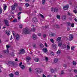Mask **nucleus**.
<instances>
[{"mask_svg":"<svg viewBox=\"0 0 77 77\" xmlns=\"http://www.w3.org/2000/svg\"><path fill=\"white\" fill-rule=\"evenodd\" d=\"M23 32L25 34H30L31 32V30L29 29L25 28L23 29Z\"/></svg>","mask_w":77,"mask_h":77,"instance_id":"1","label":"nucleus"},{"mask_svg":"<svg viewBox=\"0 0 77 77\" xmlns=\"http://www.w3.org/2000/svg\"><path fill=\"white\" fill-rule=\"evenodd\" d=\"M6 47L7 48V51H6L5 50H4L3 51V52L4 53H9V49L8 48H10V46L9 45H6Z\"/></svg>","mask_w":77,"mask_h":77,"instance_id":"2","label":"nucleus"},{"mask_svg":"<svg viewBox=\"0 0 77 77\" xmlns=\"http://www.w3.org/2000/svg\"><path fill=\"white\" fill-rule=\"evenodd\" d=\"M4 23L6 26H7V27H9V23L8 20H4Z\"/></svg>","mask_w":77,"mask_h":77,"instance_id":"3","label":"nucleus"},{"mask_svg":"<svg viewBox=\"0 0 77 77\" xmlns=\"http://www.w3.org/2000/svg\"><path fill=\"white\" fill-rule=\"evenodd\" d=\"M32 22L36 23L38 22V19L36 17H34L32 18Z\"/></svg>","mask_w":77,"mask_h":77,"instance_id":"4","label":"nucleus"},{"mask_svg":"<svg viewBox=\"0 0 77 77\" xmlns=\"http://www.w3.org/2000/svg\"><path fill=\"white\" fill-rule=\"evenodd\" d=\"M25 53V50L24 49H21L20 50V52L19 54H24Z\"/></svg>","mask_w":77,"mask_h":77,"instance_id":"5","label":"nucleus"},{"mask_svg":"<svg viewBox=\"0 0 77 77\" xmlns=\"http://www.w3.org/2000/svg\"><path fill=\"white\" fill-rule=\"evenodd\" d=\"M15 38L17 41H18L20 38V36L18 34H17L15 35Z\"/></svg>","mask_w":77,"mask_h":77,"instance_id":"6","label":"nucleus"},{"mask_svg":"<svg viewBox=\"0 0 77 77\" xmlns=\"http://www.w3.org/2000/svg\"><path fill=\"white\" fill-rule=\"evenodd\" d=\"M42 50L44 53H47V51H48V50H47V48H43Z\"/></svg>","mask_w":77,"mask_h":77,"instance_id":"7","label":"nucleus"},{"mask_svg":"<svg viewBox=\"0 0 77 77\" xmlns=\"http://www.w3.org/2000/svg\"><path fill=\"white\" fill-rule=\"evenodd\" d=\"M73 38H74L73 35L72 34H70L69 37V41H72L73 39Z\"/></svg>","mask_w":77,"mask_h":77,"instance_id":"8","label":"nucleus"},{"mask_svg":"<svg viewBox=\"0 0 77 77\" xmlns=\"http://www.w3.org/2000/svg\"><path fill=\"white\" fill-rule=\"evenodd\" d=\"M63 9L64 11H66L68 9V5L65 6L63 7Z\"/></svg>","mask_w":77,"mask_h":77,"instance_id":"9","label":"nucleus"},{"mask_svg":"<svg viewBox=\"0 0 77 77\" xmlns=\"http://www.w3.org/2000/svg\"><path fill=\"white\" fill-rule=\"evenodd\" d=\"M49 35L50 36H56V34L54 33L51 32L49 33Z\"/></svg>","mask_w":77,"mask_h":77,"instance_id":"10","label":"nucleus"},{"mask_svg":"<svg viewBox=\"0 0 77 77\" xmlns=\"http://www.w3.org/2000/svg\"><path fill=\"white\" fill-rule=\"evenodd\" d=\"M66 48V45L65 44H63L62 45V49H63L64 50H65Z\"/></svg>","mask_w":77,"mask_h":77,"instance_id":"11","label":"nucleus"},{"mask_svg":"<svg viewBox=\"0 0 77 77\" xmlns=\"http://www.w3.org/2000/svg\"><path fill=\"white\" fill-rule=\"evenodd\" d=\"M5 32V33L7 34V35H8V36L10 35V34H9V33H10V31L7 30Z\"/></svg>","mask_w":77,"mask_h":77,"instance_id":"12","label":"nucleus"},{"mask_svg":"<svg viewBox=\"0 0 77 77\" xmlns=\"http://www.w3.org/2000/svg\"><path fill=\"white\" fill-rule=\"evenodd\" d=\"M26 60L27 61V62H29V60H31V58L29 57H27L26 58Z\"/></svg>","mask_w":77,"mask_h":77,"instance_id":"13","label":"nucleus"},{"mask_svg":"<svg viewBox=\"0 0 77 77\" xmlns=\"http://www.w3.org/2000/svg\"><path fill=\"white\" fill-rule=\"evenodd\" d=\"M32 38L34 40H35L36 38V35L35 34H33L32 35Z\"/></svg>","mask_w":77,"mask_h":77,"instance_id":"14","label":"nucleus"},{"mask_svg":"<svg viewBox=\"0 0 77 77\" xmlns=\"http://www.w3.org/2000/svg\"><path fill=\"white\" fill-rule=\"evenodd\" d=\"M52 46L54 48H56L57 47V46H56V45L54 43L53 44V45H52Z\"/></svg>","mask_w":77,"mask_h":77,"instance_id":"15","label":"nucleus"},{"mask_svg":"<svg viewBox=\"0 0 77 77\" xmlns=\"http://www.w3.org/2000/svg\"><path fill=\"white\" fill-rule=\"evenodd\" d=\"M8 64H10L12 65H14V63L11 61H9L8 62Z\"/></svg>","mask_w":77,"mask_h":77,"instance_id":"16","label":"nucleus"},{"mask_svg":"<svg viewBox=\"0 0 77 77\" xmlns=\"http://www.w3.org/2000/svg\"><path fill=\"white\" fill-rule=\"evenodd\" d=\"M54 10L55 12H57L58 11V8H54Z\"/></svg>","mask_w":77,"mask_h":77,"instance_id":"17","label":"nucleus"},{"mask_svg":"<svg viewBox=\"0 0 77 77\" xmlns=\"http://www.w3.org/2000/svg\"><path fill=\"white\" fill-rule=\"evenodd\" d=\"M62 18L63 20H66V17L65 15L63 16Z\"/></svg>","mask_w":77,"mask_h":77,"instance_id":"18","label":"nucleus"},{"mask_svg":"<svg viewBox=\"0 0 77 77\" xmlns=\"http://www.w3.org/2000/svg\"><path fill=\"white\" fill-rule=\"evenodd\" d=\"M11 9L12 10H15V5H12V6H11Z\"/></svg>","mask_w":77,"mask_h":77,"instance_id":"19","label":"nucleus"},{"mask_svg":"<svg viewBox=\"0 0 77 77\" xmlns=\"http://www.w3.org/2000/svg\"><path fill=\"white\" fill-rule=\"evenodd\" d=\"M62 45V42H59L58 43V45L59 47H61Z\"/></svg>","mask_w":77,"mask_h":77,"instance_id":"20","label":"nucleus"},{"mask_svg":"<svg viewBox=\"0 0 77 77\" xmlns=\"http://www.w3.org/2000/svg\"><path fill=\"white\" fill-rule=\"evenodd\" d=\"M34 60L35 62H38L39 61V59L38 58H35Z\"/></svg>","mask_w":77,"mask_h":77,"instance_id":"21","label":"nucleus"},{"mask_svg":"<svg viewBox=\"0 0 77 77\" xmlns=\"http://www.w3.org/2000/svg\"><path fill=\"white\" fill-rule=\"evenodd\" d=\"M8 18H9V19L11 20V19H12L14 18V16L10 15L9 16Z\"/></svg>","mask_w":77,"mask_h":77,"instance_id":"22","label":"nucleus"},{"mask_svg":"<svg viewBox=\"0 0 77 77\" xmlns=\"http://www.w3.org/2000/svg\"><path fill=\"white\" fill-rule=\"evenodd\" d=\"M40 47L41 48H44V45L42 44H40Z\"/></svg>","mask_w":77,"mask_h":77,"instance_id":"23","label":"nucleus"},{"mask_svg":"<svg viewBox=\"0 0 77 77\" xmlns=\"http://www.w3.org/2000/svg\"><path fill=\"white\" fill-rule=\"evenodd\" d=\"M32 46L34 48H36V44H33L32 45Z\"/></svg>","mask_w":77,"mask_h":77,"instance_id":"24","label":"nucleus"},{"mask_svg":"<svg viewBox=\"0 0 77 77\" xmlns=\"http://www.w3.org/2000/svg\"><path fill=\"white\" fill-rule=\"evenodd\" d=\"M61 38H62V37H59L57 38V41H60V39H61Z\"/></svg>","mask_w":77,"mask_h":77,"instance_id":"25","label":"nucleus"},{"mask_svg":"<svg viewBox=\"0 0 77 77\" xmlns=\"http://www.w3.org/2000/svg\"><path fill=\"white\" fill-rule=\"evenodd\" d=\"M51 73H53V72H54V71H57V70H54L53 69H52L51 70Z\"/></svg>","mask_w":77,"mask_h":77,"instance_id":"26","label":"nucleus"},{"mask_svg":"<svg viewBox=\"0 0 77 77\" xmlns=\"http://www.w3.org/2000/svg\"><path fill=\"white\" fill-rule=\"evenodd\" d=\"M57 19H60V15L58 14L57 15Z\"/></svg>","mask_w":77,"mask_h":77,"instance_id":"27","label":"nucleus"},{"mask_svg":"<svg viewBox=\"0 0 77 77\" xmlns=\"http://www.w3.org/2000/svg\"><path fill=\"white\" fill-rule=\"evenodd\" d=\"M55 27H56V28H57L58 29H59L60 28V27H59V25H58L57 24L55 26Z\"/></svg>","mask_w":77,"mask_h":77,"instance_id":"28","label":"nucleus"},{"mask_svg":"<svg viewBox=\"0 0 77 77\" xmlns=\"http://www.w3.org/2000/svg\"><path fill=\"white\" fill-rule=\"evenodd\" d=\"M14 76V74H12V73L9 74V76H10V77H13Z\"/></svg>","mask_w":77,"mask_h":77,"instance_id":"29","label":"nucleus"},{"mask_svg":"<svg viewBox=\"0 0 77 77\" xmlns=\"http://www.w3.org/2000/svg\"><path fill=\"white\" fill-rule=\"evenodd\" d=\"M57 61H58V59H57V58H55L54 59V62H55V63H56V62H57Z\"/></svg>","mask_w":77,"mask_h":77,"instance_id":"30","label":"nucleus"},{"mask_svg":"<svg viewBox=\"0 0 77 77\" xmlns=\"http://www.w3.org/2000/svg\"><path fill=\"white\" fill-rule=\"evenodd\" d=\"M73 65L75 66L76 65H77V63L75 61H73Z\"/></svg>","mask_w":77,"mask_h":77,"instance_id":"31","label":"nucleus"},{"mask_svg":"<svg viewBox=\"0 0 77 77\" xmlns=\"http://www.w3.org/2000/svg\"><path fill=\"white\" fill-rule=\"evenodd\" d=\"M25 6H26V7L27 8L28 7H29V6H30V5H29V4L26 3L25 4Z\"/></svg>","mask_w":77,"mask_h":77,"instance_id":"32","label":"nucleus"},{"mask_svg":"<svg viewBox=\"0 0 77 77\" xmlns=\"http://www.w3.org/2000/svg\"><path fill=\"white\" fill-rule=\"evenodd\" d=\"M7 8V6L6 5H5L4 6V10L5 11L6 10V8Z\"/></svg>","mask_w":77,"mask_h":77,"instance_id":"33","label":"nucleus"},{"mask_svg":"<svg viewBox=\"0 0 77 77\" xmlns=\"http://www.w3.org/2000/svg\"><path fill=\"white\" fill-rule=\"evenodd\" d=\"M50 41L51 42H52V43H54V40L52 38H51L50 39Z\"/></svg>","mask_w":77,"mask_h":77,"instance_id":"34","label":"nucleus"},{"mask_svg":"<svg viewBox=\"0 0 77 77\" xmlns=\"http://www.w3.org/2000/svg\"><path fill=\"white\" fill-rule=\"evenodd\" d=\"M35 30L36 29L35 28H33L31 29V31H32V32H34Z\"/></svg>","mask_w":77,"mask_h":77,"instance_id":"35","label":"nucleus"},{"mask_svg":"<svg viewBox=\"0 0 77 77\" xmlns=\"http://www.w3.org/2000/svg\"><path fill=\"white\" fill-rule=\"evenodd\" d=\"M15 75H19V72H16L15 73Z\"/></svg>","mask_w":77,"mask_h":77,"instance_id":"36","label":"nucleus"},{"mask_svg":"<svg viewBox=\"0 0 77 77\" xmlns=\"http://www.w3.org/2000/svg\"><path fill=\"white\" fill-rule=\"evenodd\" d=\"M42 2L43 5H44L45 3V0H42Z\"/></svg>","mask_w":77,"mask_h":77,"instance_id":"37","label":"nucleus"},{"mask_svg":"<svg viewBox=\"0 0 77 77\" xmlns=\"http://www.w3.org/2000/svg\"><path fill=\"white\" fill-rule=\"evenodd\" d=\"M73 12L74 13H75V14H76L77 13V10H73Z\"/></svg>","mask_w":77,"mask_h":77,"instance_id":"38","label":"nucleus"},{"mask_svg":"<svg viewBox=\"0 0 77 77\" xmlns=\"http://www.w3.org/2000/svg\"><path fill=\"white\" fill-rule=\"evenodd\" d=\"M13 22L14 23H16V22H17V20L16 19H15L14 20H13Z\"/></svg>","mask_w":77,"mask_h":77,"instance_id":"39","label":"nucleus"},{"mask_svg":"<svg viewBox=\"0 0 77 77\" xmlns=\"http://www.w3.org/2000/svg\"><path fill=\"white\" fill-rule=\"evenodd\" d=\"M45 60H46V62H47L48 60V58L47 57H45Z\"/></svg>","mask_w":77,"mask_h":77,"instance_id":"40","label":"nucleus"},{"mask_svg":"<svg viewBox=\"0 0 77 77\" xmlns=\"http://www.w3.org/2000/svg\"><path fill=\"white\" fill-rule=\"evenodd\" d=\"M50 54L51 56H54V52H52Z\"/></svg>","mask_w":77,"mask_h":77,"instance_id":"41","label":"nucleus"},{"mask_svg":"<svg viewBox=\"0 0 77 77\" xmlns=\"http://www.w3.org/2000/svg\"><path fill=\"white\" fill-rule=\"evenodd\" d=\"M23 27V25H19V28L21 29Z\"/></svg>","mask_w":77,"mask_h":77,"instance_id":"42","label":"nucleus"},{"mask_svg":"<svg viewBox=\"0 0 77 77\" xmlns=\"http://www.w3.org/2000/svg\"><path fill=\"white\" fill-rule=\"evenodd\" d=\"M40 16H41V17H42V18H44V16L43 15H42V14H40Z\"/></svg>","mask_w":77,"mask_h":77,"instance_id":"43","label":"nucleus"},{"mask_svg":"<svg viewBox=\"0 0 77 77\" xmlns=\"http://www.w3.org/2000/svg\"><path fill=\"white\" fill-rule=\"evenodd\" d=\"M67 24L68 26H70V25H71V23H70V22H67Z\"/></svg>","mask_w":77,"mask_h":77,"instance_id":"44","label":"nucleus"},{"mask_svg":"<svg viewBox=\"0 0 77 77\" xmlns=\"http://www.w3.org/2000/svg\"><path fill=\"white\" fill-rule=\"evenodd\" d=\"M67 48L68 50H69V49H70V47H69L68 45H67Z\"/></svg>","mask_w":77,"mask_h":77,"instance_id":"45","label":"nucleus"},{"mask_svg":"<svg viewBox=\"0 0 77 77\" xmlns=\"http://www.w3.org/2000/svg\"><path fill=\"white\" fill-rule=\"evenodd\" d=\"M43 38H46V37H47V35L44 34L43 35Z\"/></svg>","mask_w":77,"mask_h":77,"instance_id":"46","label":"nucleus"},{"mask_svg":"<svg viewBox=\"0 0 77 77\" xmlns=\"http://www.w3.org/2000/svg\"><path fill=\"white\" fill-rule=\"evenodd\" d=\"M68 15H69V16H71L72 15V14H71V13L69 12H68Z\"/></svg>","mask_w":77,"mask_h":77,"instance_id":"47","label":"nucleus"},{"mask_svg":"<svg viewBox=\"0 0 77 77\" xmlns=\"http://www.w3.org/2000/svg\"><path fill=\"white\" fill-rule=\"evenodd\" d=\"M19 9L20 11H22V8H21V7H19Z\"/></svg>","mask_w":77,"mask_h":77,"instance_id":"48","label":"nucleus"},{"mask_svg":"<svg viewBox=\"0 0 77 77\" xmlns=\"http://www.w3.org/2000/svg\"><path fill=\"white\" fill-rule=\"evenodd\" d=\"M57 54H60V51H58L57 53Z\"/></svg>","mask_w":77,"mask_h":77,"instance_id":"49","label":"nucleus"},{"mask_svg":"<svg viewBox=\"0 0 77 77\" xmlns=\"http://www.w3.org/2000/svg\"><path fill=\"white\" fill-rule=\"evenodd\" d=\"M22 64H23V62H20L19 65V66H21V65H22Z\"/></svg>","mask_w":77,"mask_h":77,"instance_id":"50","label":"nucleus"},{"mask_svg":"<svg viewBox=\"0 0 77 77\" xmlns=\"http://www.w3.org/2000/svg\"><path fill=\"white\" fill-rule=\"evenodd\" d=\"M71 26L72 27H74V23H72V24H71Z\"/></svg>","mask_w":77,"mask_h":77,"instance_id":"51","label":"nucleus"},{"mask_svg":"<svg viewBox=\"0 0 77 77\" xmlns=\"http://www.w3.org/2000/svg\"><path fill=\"white\" fill-rule=\"evenodd\" d=\"M63 66L65 68H66V67H67V65H66V64H64L63 65Z\"/></svg>","mask_w":77,"mask_h":77,"instance_id":"52","label":"nucleus"},{"mask_svg":"<svg viewBox=\"0 0 77 77\" xmlns=\"http://www.w3.org/2000/svg\"><path fill=\"white\" fill-rule=\"evenodd\" d=\"M25 67V66H24L23 65L21 67V68H22V69H24Z\"/></svg>","mask_w":77,"mask_h":77,"instance_id":"53","label":"nucleus"},{"mask_svg":"<svg viewBox=\"0 0 77 77\" xmlns=\"http://www.w3.org/2000/svg\"><path fill=\"white\" fill-rule=\"evenodd\" d=\"M29 71L30 72H32V69H31V68H29Z\"/></svg>","mask_w":77,"mask_h":77,"instance_id":"54","label":"nucleus"},{"mask_svg":"<svg viewBox=\"0 0 77 77\" xmlns=\"http://www.w3.org/2000/svg\"><path fill=\"white\" fill-rule=\"evenodd\" d=\"M14 6H15H15H18V4L17 3H14Z\"/></svg>","mask_w":77,"mask_h":77,"instance_id":"55","label":"nucleus"},{"mask_svg":"<svg viewBox=\"0 0 77 77\" xmlns=\"http://www.w3.org/2000/svg\"><path fill=\"white\" fill-rule=\"evenodd\" d=\"M21 13H22V12H20L18 13V14H17V15L18 16H19V15H20V14H21Z\"/></svg>","mask_w":77,"mask_h":77,"instance_id":"56","label":"nucleus"},{"mask_svg":"<svg viewBox=\"0 0 77 77\" xmlns=\"http://www.w3.org/2000/svg\"><path fill=\"white\" fill-rule=\"evenodd\" d=\"M74 72L76 74V73H77V70L75 69L74 70Z\"/></svg>","mask_w":77,"mask_h":77,"instance_id":"57","label":"nucleus"},{"mask_svg":"<svg viewBox=\"0 0 77 77\" xmlns=\"http://www.w3.org/2000/svg\"><path fill=\"white\" fill-rule=\"evenodd\" d=\"M12 33L14 36H15V32L12 31Z\"/></svg>","mask_w":77,"mask_h":77,"instance_id":"58","label":"nucleus"},{"mask_svg":"<svg viewBox=\"0 0 77 77\" xmlns=\"http://www.w3.org/2000/svg\"><path fill=\"white\" fill-rule=\"evenodd\" d=\"M61 74H65V72H64L63 71H62Z\"/></svg>","mask_w":77,"mask_h":77,"instance_id":"59","label":"nucleus"},{"mask_svg":"<svg viewBox=\"0 0 77 77\" xmlns=\"http://www.w3.org/2000/svg\"><path fill=\"white\" fill-rule=\"evenodd\" d=\"M2 13V9H0V14Z\"/></svg>","mask_w":77,"mask_h":77,"instance_id":"60","label":"nucleus"},{"mask_svg":"<svg viewBox=\"0 0 77 77\" xmlns=\"http://www.w3.org/2000/svg\"><path fill=\"white\" fill-rule=\"evenodd\" d=\"M67 30L68 31H69L70 30V29L69 27H67Z\"/></svg>","mask_w":77,"mask_h":77,"instance_id":"61","label":"nucleus"},{"mask_svg":"<svg viewBox=\"0 0 77 77\" xmlns=\"http://www.w3.org/2000/svg\"><path fill=\"white\" fill-rule=\"evenodd\" d=\"M18 20H20L21 19V17H20V16H19L18 17Z\"/></svg>","mask_w":77,"mask_h":77,"instance_id":"62","label":"nucleus"},{"mask_svg":"<svg viewBox=\"0 0 77 77\" xmlns=\"http://www.w3.org/2000/svg\"><path fill=\"white\" fill-rule=\"evenodd\" d=\"M38 36H41V33H39V34H38Z\"/></svg>","mask_w":77,"mask_h":77,"instance_id":"63","label":"nucleus"},{"mask_svg":"<svg viewBox=\"0 0 77 77\" xmlns=\"http://www.w3.org/2000/svg\"><path fill=\"white\" fill-rule=\"evenodd\" d=\"M42 77H46L45 75L43 74L42 75Z\"/></svg>","mask_w":77,"mask_h":77,"instance_id":"64","label":"nucleus"}]
</instances>
